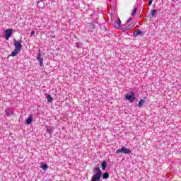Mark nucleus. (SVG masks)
Listing matches in <instances>:
<instances>
[{"instance_id":"nucleus-1","label":"nucleus","mask_w":181,"mask_h":181,"mask_svg":"<svg viewBox=\"0 0 181 181\" xmlns=\"http://www.w3.org/2000/svg\"><path fill=\"white\" fill-rule=\"evenodd\" d=\"M14 51L10 55L12 57H15L22 50V40L18 41L16 39H14Z\"/></svg>"},{"instance_id":"nucleus-2","label":"nucleus","mask_w":181,"mask_h":181,"mask_svg":"<svg viewBox=\"0 0 181 181\" xmlns=\"http://www.w3.org/2000/svg\"><path fill=\"white\" fill-rule=\"evenodd\" d=\"M95 170L96 171V174L93 175L90 181H98L101 179V176H103V171H101L100 168H95Z\"/></svg>"},{"instance_id":"nucleus-3","label":"nucleus","mask_w":181,"mask_h":181,"mask_svg":"<svg viewBox=\"0 0 181 181\" xmlns=\"http://www.w3.org/2000/svg\"><path fill=\"white\" fill-rule=\"evenodd\" d=\"M132 151L129 148H125V146H122L121 148L117 149L116 151V153H124V154H129L131 153Z\"/></svg>"},{"instance_id":"nucleus-4","label":"nucleus","mask_w":181,"mask_h":181,"mask_svg":"<svg viewBox=\"0 0 181 181\" xmlns=\"http://www.w3.org/2000/svg\"><path fill=\"white\" fill-rule=\"evenodd\" d=\"M126 100L129 101L130 103H134L135 101V93L134 92H131L130 93H127L125 95Z\"/></svg>"},{"instance_id":"nucleus-5","label":"nucleus","mask_w":181,"mask_h":181,"mask_svg":"<svg viewBox=\"0 0 181 181\" xmlns=\"http://www.w3.org/2000/svg\"><path fill=\"white\" fill-rule=\"evenodd\" d=\"M12 33H13V30H12V28H8L5 30L6 40H9V37H11V36H12Z\"/></svg>"},{"instance_id":"nucleus-6","label":"nucleus","mask_w":181,"mask_h":181,"mask_svg":"<svg viewBox=\"0 0 181 181\" xmlns=\"http://www.w3.org/2000/svg\"><path fill=\"white\" fill-rule=\"evenodd\" d=\"M37 60L40 62V66H43V56L42 55V51H39L37 56Z\"/></svg>"},{"instance_id":"nucleus-7","label":"nucleus","mask_w":181,"mask_h":181,"mask_svg":"<svg viewBox=\"0 0 181 181\" xmlns=\"http://www.w3.org/2000/svg\"><path fill=\"white\" fill-rule=\"evenodd\" d=\"M33 121V115H29V117L26 119L25 122L28 125H30Z\"/></svg>"},{"instance_id":"nucleus-8","label":"nucleus","mask_w":181,"mask_h":181,"mask_svg":"<svg viewBox=\"0 0 181 181\" xmlns=\"http://www.w3.org/2000/svg\"><path fill=\"white\" fill-rule=\"evenodd\" d=\"M37 6L40 9H43L45 8V2L43 1H39L37 3Z\"/></svg>"},{"instance_id":"nucleus-9","label":"nucleus","mask_w":181,"mask_h":181,"mask_svg":"<svg viewBox=\"0 0 181 181\" xmlns=\"http://www.w3.org/2000/svg\"><path fill=\"white\" fill-rule=\"evenodd\" d=\"M115 27L116 29H119L121 28V19L118 18V20L115 22Z\"/></svg>"},{"instance_id":"nucleus-10","label":"nucleus","mask_w":181,"mask_h":181,"mask_svg":"<svg viewBox=\"0 0 181 181\" xmlns=\"http://www.w3.org/2000/svg\"><path fill=\"white\" fill-rule=\"evenodd\" d=\"M133 35L134 36H139V35H142V31H141V30H136Z\"/></svg>"},{"instance_id":"nucleus-11","label":"nucleus","mask_w":181,"mask_h":181,"mask_svg":"<svg viewBox=\"0 0 181 181\" xmlns=\"http://www.w3.org/2000/svg\"><path fill=\"white\" fill-rule=\"evenodd\" d=\"M88 28L90 30H93V29H95V25L93 23H88Z\"/></svg>"},{"instance_id":"nucleus-12","label":"nucleus","mask_w":181,"mask_h":181,"mask_svg":"<svg viewBox=\"0 0 181 181\" xmlns=\"http://www.w3.org/2000/svg\"><path fill=\"white\" fill-rule=\"evenodd\" d=\"M102 168L103 169V170H105V169H107V161L104 160L102 163Z\"/></svg>"},{"instance_id":"nucleus-13","label":"nucleus","mask_w":181,"mask_h":181,"mask_svg":"<svg viewBox=\"0 0 181 181\" xmlns=\"http://www.w3.org/2000/svg\"><path fill=\"white\" fill-rule=\"evenodd\" d=\"M47 100L48 103H53V98L50 95L47 96Z\"/></svg>"},{"instance_id":"nucleus-14","label":"nucleus","mask_w":181,"mask_h":181,"mask_svg":"<svg viewBox=\"0 0 181 181\" xmlns=\"http://www.w3.org/2000/svg\"><path fill=\"white\" fill-rule=\"evenodd\" d=\"M144 104H145V100L141 99L139 102V107H143Z\"/></svg>"},{"instance_id":"nucleus-15","label":"nucleus","mask_w":181,"mask_h":181,"mask_svg":"<svg viewBox=\"0 0 181 181\" xmlns=\"http://www.w3.org/2000/svg\"><path fill=\"white\" fill-rule=\"evenodd\" d=\"M133 28H134V25L129 24V25L125 27V30H129L132 29Z\"/></svg>"},{"instance_id":"nucleus-16","label":"nucleus","mask_w":181,"mask_h":181,"mask_svg":"<svg viewBox=\"0 0 181 181\" xmlns=\"http://www.w3.org/2000/svg\"><path fill=\"white\" fill-rule=\"evenodd\" d=\"M108 177H110V174H108V173H103V179H108Z\"/></svg>"},{"instance_id":"nucleus-17","label":"nucleus","mask_w":181,"mask_h":181,"mask_svg":"<svg viewBox=\"0 0 181 181\" xmlns=\"http://www.w3.org/2000/svg\"><path fill=\"white\" fill-rule=\"evenodd\" d=\"M48 168H49V166L47 165V164H44L41 166V169H42V170H46Z\"/></svg>"},{"instance_id":"nucleus-18","label":"nucleus","mask_w":181,"mask_h":181,"mask_svg":"<svg viewBox=\"0 0 181 181\" xmlns=\"http://www.w3.org/2000/svg\"><path fill=\"white\" fill-rule=\"evenodd\" d=\"M151 15L152 18H153V16H155V15H156V10H155V9L151 10Z\"/></svg>"},{"instance_id":"nucleus-19","label":"nucleus","mask_w":181,"mask_h":181,"mask_svg":"<svg viewBox=\"0 0 181 181\" xmlns=\"http://www.w3.org/2000/svg\"><path fill=\"white\" fill-rule=\"evenodd\" d=\"M6 114L7 117H11V115H13V112H8V110H6Z\"/></svg>"},{"instance_id":"nucleus-20","label":"nucleus","mask_w":181,"mask_h":181,"mask_svg":"<svg viewBox=\"0 0 181 181\" xmlns=\"http://www.w3.org/2000/svg\"><path fill=\"white\" fill-rule=\"evenodd\" d=\"M136 11H138V8H135L132 12V16H134V15H135V13H136Z\"/></svg>"},{"instance_id":"nucleus-21","label":"nucleus","mask_w":181,"mask_h":181,"mask_svg":"<svg viewBox=\"0 0 181 181\" xmlns=\"http://www.w3.org/2000/svg\"><path fill=\"white\" fill-rule=\"evenodd\" d=\"M47 131L49 134H52V129H50L49 127H47Z\"/></svg>"},{"instance_id":"nucleus-22","label":"nucleus","mask_w":181,"mask_h":181,"mask_svg":"<svg viewBox=\"0 0 181 181\" xmlns=\"http://www.w3.org/2000/svg\"><path fill=\"white\" fill-rule=\"evenodd\" d=\"M152 2H153V0H149V1H148V5H149V6L152 5Z\"/></svg>"},{"instance_id":"nucleus-23","label":"nucleus","mask_w":181,"mask_h":181,"mask_svg":"<svg viewBox=\"0 0 181 181\" xmlns=\"http://www.w3.org/2000/svg\"><path fill=\"white\" fill-rule=\"evenodd\" d=\"M33 35H35V31L31 32V36H33Z\"/></svg>"},{"instance_id":"nucleus-24","label":"nucleus","mask_w":181,"mask_h":181,"mask_svg":"<svg viewBox=\"0 0 181 181\" xmlns=\"http://www.w3.org/2000/svg\"><path fill=\"white\" fill-rule=\"evenodd\" d=\"M128 21H131V18L128 19Z\"/></svg>"}]
</instances>
